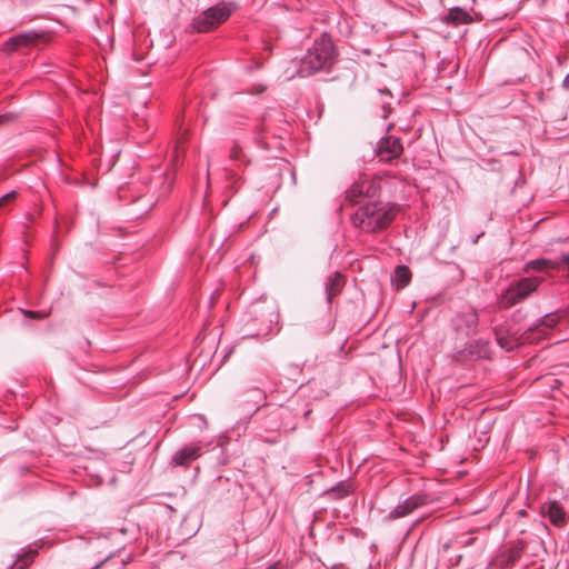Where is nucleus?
Returning a JSON list of instances; mask_svg holds the SVG:
<instances>
[{
  "label": "nucleus",
  "mask_w": 569,
  "mask_h": 569,
  "mask_svg": "<svg viewBox=\"0 0 569 569\" xmlns=\"http://www.w3.org/2000/svg\"><path fill=\"white\" fill-rule=\"evenodd\" d=\"M337 56L331 37L323 32L299 60L297 76L307 78L320 70H329Z\"/></svg>",
  "instance_id": "obj_1"
},
{
  "label": "nucleus",
  "mask_w": 569,
  "mask_h": 569,
  "mask_svg": "<svg viewBox=\"0 0 569 569\" xmlns=\"http://www.w3.org/2000/svg\"><path fill=\"white\" fill-rule=\"evenodd\" d=\"M396 217V206L380 201H367L351 216L352 224L363 232L386 229Z\"/></svg>",
  "instance_id": "obj_2"
},
{
  "label": "nucleus",
  "mask_w": 569,
  "mask_h": 569,
  "mask_svg": "<svg viewBox=\"0 0 569 569\" xmlns=\"http://www.w3.org/2000/svg\"><path fill=\"white\" fill-rule=\"evenodd\" d=\"M543 281L545 277L542 276L523 277L511 281L500 293V306L502 308H510L522 303L538 290Z\"/></svg>",
  "instance_id": "obj_3"
},
{
  "label": "nucleus",
  "mask_w": 569,
  "mask_h": 569,
  "mask_svg": "<svg viewBox=\"0 0 569 569\" xmlns=\"http://www.w3.org/2000/svg\"><path fill=\"white\" fill-rule=\"evenodd\" d=\"M232 11L233 7L231 3L220 2L194 17L192 28L197 32H209L227 21Z\"/></svg>",
  "instance_id": "obj_4"
},
{
  "label": "nucleus",
  "mask_w": 569,
  "mask_h": 569,
  "mask_svg": "<svg viewBox=\"0 0 569 569\" xmlns=\"http://www.w3.org/2000/svg\"><path fill=\"white\" fill-rule=\"evenodd\" d=\"M129 197L130 200L128 203L132 206V209L129 212L131 218H136L148 212L153 206L150 199L146 198L144 196L133 194L130 186H119L117 190L118 200L122 202L126 201Z\"/></svg>",
  "instance_id": "obj_5"
},
{
  "label": "nucleus",
  "mask_w": 569,
  "mask_h": 569,
  "mask_svg": "<svg viewBox=\"0 0 569 569\" xmlns=\"http://www.w3.org/2000/svg\"><path fill=\"white\" fill-rule=\"evenodd\" d=\"M378 188L368 180L356 181L347 190V199L356 204H363L367 201H371L377 194Z\"/></svg>",
  "instance_id": "obj_6"
},
{
  "label": "nucleus",
  "mask_w": 569,
  "mask_h": 569,
  "mask_svg": "<svg viewBox=\"0 0 569 569\" xmlns=\"http://www.w3.org/2000/svg\"><path fill=\"white\" fill-rule=\"evenodd\" d=\"M202 448L203 445L201 441L184 445L172 455L171 465L179 467L190 466L201 456Z\"/></svg>",
  "instance_id": "obj_7"
},
{
  "label": "nucleus",
  "mask_w": 569,
  "mask_h": 569,
  "mask_svg": "<svg viewBox=\"0 0 569 569\" xmlns=\"http://www.w3.org/2000/svg\"><path fill=\"white\" fill-rule=\"evenodd\" d=\"M376 151L381 160L389 161L399 158L403 152V147L399 138L385 136L380 138Z\"/></svg>",
  "instance_id": "obj_8"
},
{
  "label": "nucleus",
  "mask_w": 569,
  "mask_h": 569,
  "mask_svg": "<svg viewBox=\"0 0 569 569\" xmlns=\"http://www.w3.org/2000/svg\"><path fill=\"white\" fill-rule=\"evenodd\" d=\"M427 497L425 495H412L406 498L403 501L399 502L393 509H391L388 513L389 519H399L408 516L417 508L427 503Z\"/></svg>",
  "instance_id": "obj_9"
},
{
  "label": "nucleus",
  "mask_w": 569,
  "mask_h": 569,
  "mask_svg": "<svg viewBox=\"0 0 569 569\" xmlns=\"http://www.w3.org/2000/svg\"><path fill=\"white\" fill-rule=\"evenodd\" d=\"M479 318L473 309L460 312L455 320L456 329L466 336H470L477 331Z\"/></svg>",
  "instance_id": "obj_10"
},
{
  "label": "nucleus",
  "mask_w": 569,
  "mask_h": 569,
  "mask_svg": "<svg viewBox=\"0 0 569 569\" xmlns=\"http://www.w3.org/2000/svg\"><path fill=\"white\" fill-rule=\"evenodd\" d=\"M38 38L39 34L36 31H28L14 34L4 42L3 50L7 52H12L20 47L33 43Z\"/></svg>",
  "instance_id": "obj_11"
},
{
  "label": "nucleus",
  "mask_w": 569,
  "mask_h": 569,
  "mask_svg": "<svg viewBox=\"0 0 569 569\" xmlns=\"http://www.w3.org/2000/svg\"><path fill=\"white\" fill-rule=\"evenodd\" d=\"M343 284L345 280L340 272H335L327 278L325 293L328 306H331L333 298L341 292Z\"/></svg>",
  "instance_id": "obj_12"
},
{
  "label": "nucleus",
  "mask_w": 569,
  "mask_h": 569,
  "mask_svg": "<svg viewBox=\"0 0 569 569\" xmlns=\"http://www.w3.org/2000/svg\"><path fill=\"white\" fill-rule=\"evenodd\" d=\"M541 513L548 517L553 526H561L565 522V510L558 501H549L541 506Z\"/></svg>",
  "instance_id": "obj_13"
},
{
  "label": "nucleus",
  "mask_w": 569,
  "mask_h": 569,
  "mask_svg": "<svg viewBox=\"0 0 569 569\" xmlns=\"http://www.w3.org/2000/svg\"><path fill=\"white\" fill-rule=\"evenodd\" d=\"M37 555V549L30 547L22 548L20 552L17 553V559L8 566L7 569H27L34 561Z\"/></svg>",
  "instance_id": "obj_14"
},
{
  "label": "nucleus",
  "mask_w": 569,
  "mask_h": 569,
  "mask_svg": "<svg viewBox=\"0 0 569 569\" xmlns=\"http://www.w3.org/2000/svg\"><path fill=\"white\" fill-rule=\"evenodd\" d=\"M516 335L517 332L508 330L507 336H505L501 328L495 329L496 341L506 351H512L518 346L519 341Z\"/></svg>",
  "instance_id": "obj_15"
},
{
  "label": "nucleus",
  "mask_w": 569,
  "mask_h": 569,
  "mask_svg": "<svg viewBox=\"0 0 569 569\" xmlns=\"http://www.w3.org/2000/svg\"><path fill=\"white\" fill-rule=\"evenodd\" d=\"M558 267H559V263L557 261H553V260H550L547 258H539V259H533V260L526 262V264L523 267V271L525 272H529V271L541 272V271H545L548 269H557Z\"/></svg>",
  "instance_id": "obj_16"
},
{
  "label": "nucleus",
  "mask_w": 569,
  "mask_h": 569,
  "mask_svg": "<svg viewBox=\"0 0 569 569\" xmlns=\"http://www.w3.org/2000/svg\"><path fill=\"white\" fill-rule=\"evenodd\" d=\"M466 351L472 359L488 358L490 350L488 341L470 342L466 347Z\"/></svg>",
  "instance_id": "obj_17"
},
{
  "label": "nucleus",
  "mask_w": 569,
  "mask_h": 569,
  "mask_svg": "<svg viewBox=\"0 0 569 569\" xmlns=\"http://www.w3.org/2000/svg\"><path fill=\"white\" fill-rule=\"evenodd\" d=\"M411 279V271L405 264H399L395 269V273L392 276V281L395 282L397 289L405 288Z\"/></svg>",
  "instance_id": "obj_18"
},
{
  "label": "nucleus",
  "mask_w": 569,
  "mask_h": 569,
  "mask_svg": "<svg viewBox=\"0 0 569 569\" xmlns=\"http://www.w3.org/2000/svg\"><path fill=\"white\" fill-rule=\"evenodd\" d=\"M447 20L453 24H463L471 21V16L465 9L459 7L451 8L448 12Z\"/></svg>",
  "instance_id": "obj_19"
},
{
  "label": "nucleus",
  "mask_w": 569,
  "mask_h": 569,
  "mask_svg": "<svg viewBox=\"0 0 569 569\" xmlns=\"http://www.w3.org/2000/svg\"><path fill=\"white\" fill-rule=\"evenodd\" d=\"M229 158L238 167H240L241 164L247 166L250 163V159L243 152L241 146L238 142H234V144L232 146Z\"/></svg>",
  "instance_id": "obj_20"
},
{
  "label": "nucleus",
  "mask_w": 569,
  "mask_h": 569,
  "mask_svg": "<svg viewBox=\"0 0 569 569\" xmlns=\"http://www.w3.org/2000/svg\"><path fill=\"white\" fill-rule=\"evenodd\" d=\"M378 96L380 97V103H381V117L383 119H387L392 110L391 102L388 101L386 98H392L391 92L388 89H380L378 90Z\"/></svg>",
  "instance_id": "obj_21"
},
{
  "label": "nucleus",
  "mask_w": 569,
  "mask_h": 569,
  "mask_svg": "<svg viewBox=\"0 0 569 569\" xmlns=\"http://www.w3.org/2000/svg\"><path fill=\"white\" fill-rule=\"evenodd\" d=\"M559 320V316L555 313H547L545 317L540 320L538 325V330L541 333H546V330L553 328Z\"/></svg>",
  "instance_id": "obj_22"
},
{
  "label": "nucleus",
  "mask_w": 569,
  "mask_h": 569,
  "mask_svg": "<svg viewBox=\"0 0 569 569\" xmlns=\"http://www.w3.org/2000/svg\"><path fill=\"white\" fill-rule=\"evenodd\" d=\"M351 492V486L347 482H339L337 486L332 487L330 490H329V493L335 498V499H341V498H345L347 497L349 493Z\"/></svg>",
  "instance_id": "obj_23"
},
{
  "label": "nucleus",
  "mask_w": 569,
  "mask_h": 569,
  "mask_svg": "<svg viewBox=\"0 0 569 569\" xmlns=\"http://www.w3.org/2000/svg\"><path fill=\"white\" fill-rule=\"evenodd\" d=\"M252 397H253V401H254V405H259L260 402H262L264 400V393L262 392L261 389L259 388H254L252 389ZM258 410V407L254 409V411Z\"/></svg>",
  "instance_id": "obj_24"
},
{
  "label": "nucleus",
  "mask_w": 569,
  "mask_h": 569,
  "mask_svg": "<svg viewBox=\"0 0 569 569\" xmlns=\"http://www.w3.org/2000/svg\"><path fill=\"white\" fill-rule=\"evenodd\" d=\"M17 194H18V193H17V191H11V192H9V193H7V194L2 196V197L0 198V208H2L3 206H6L8 202H10V201L14 200V199H16V197H17Z\"/></svg>",
  "instance_id": "obj_25"
},
{
  "label": "nucleus",
  "mask_w": 569,
  "mask_h": 569,
  "mask_svg": "<svg viewBox=\"0 0 569 569\" xmlns=\"http://www.w3.org/2000/svg\"><path fill=\"white\" fill-rule=\"evenodd\" d=\"M113 108L116 110H109V116H112V119L113 120H117V119H122L123 118V113H122V109L119 104H114Z\"/></svg>",
  "instance_id": "obj_26"
},
{
  "label": "nucleus",
  "mask_w": 569,
  "mask_h": 569,
  "mask_svg": "<svg viewBox=\"0 0 569 569\" xmlns=\"http://www.w3.org/2000/svg\"><path fill=\"white\" fill-rule=\"evenodd\" d=\"M24 315L29 318H34V319H40V318H44L47 315L43 313V312H38V311H32V310H27L24 311Z\"/></svg>",
  "instance_id": "obj_27"
},
{
  "label": "nucleus",
  "mask_w": 569,
  "mask_h": 569,
  "mask_svg": "<svg viewBox=\"0 0 569 569\" xmlns=\"http://www.w3.org/2000/svg\"><path fill=\"white\" fill-rule=\"evenodd\" d=\"M227 174H228V179H229L232 183H237V181L240 179V178L238 177V174H237L233 170H228Z\"/></svg>",
  "instance_id": "obj_28"
},
{
  "label": "nucleus",
  "mask_w": 569,
  "mask_h": 569,
  "mask_svg": "<svg viewBox=\"0 0 569 569\" xmlns=\"http://www.w3.org/2000/svg\"><path fill=\"white\" fill-rule=\"evenodd\" d=\"M11 119H12V116H11V114H8V113H6V114H1V116H0V126H2V124H4V123L9 122Z\"/></svg>",
  "instance_id": "obj_29"
},
{
  "label": "nucleus",
  "mask_w": 569,
  "mask_h": 569,
  "mask_svg": "<svg viewBox=\"0 0 569 569\" xmlns=\"http://www.w3.org/2000/svg\"><path fill=\"white\" fill-rule=\"evenodd\" d=\"M256 143H257L259 147H261V148H263V149H267V142H266L262 138L257 137V138H256Z\"/></svg>",
  "instance_id": "obj_30"
},
{
  "label": "nucleus",
  "mask_w": 569,
  "mask_h": 569,
  "mask_svg": "<svg viewBox=\"0 0 569 569\" xmlns=\"http://www.w3.org/2000/svg\"><path fill=\"white\" fill-rule=\"evenodd\" d=\"M560 261H561L563 264H566V266H568V267H569V253H563V254H561V257H560Z\"/></svg>",
  "instance_id": "obj_31"
},
{
  "label": "nucleus",
  "mask_w": 569,
  "mask_h": 569,
  "mask_svg": "<svg viewBox=\"0 0 569 569\" xmlns=\"http://www.w3.org/2000/svg\"><path fill=\"white\" fill-rule=\"evenodd\" d=\"M562 86L565 89L569 90V73L565 77Z\"/></svg>",
  "instance_id": "obj_32"
},
{
  "label": "nucleus",
  "mask_w": 569,
  "mask_h": 569,
  "mask_svg": "<svg viewBox=\"0 0 569 569\" xmlns=\"http://www.w3.org/2000/svg\"><path fill=\"white\" fill-rule=\"evenodd\" d=\"M109 153L113 156H119L121 153V150L119 148H112V149H109Z\"/></svg>",
  "instance_id": "obj_33"
},
{
  "label": "nucleus",
  "mask_w": 569,
  "mask_h": 569,
  "mask_svg": "<svg viewBox=\"0 0 569 569\" xmlns=\"http://www.w3.org/2000/svg\"><path fill=\"white\" fill-rule=\"evenodd\" d=\"M107 561V558L101 560L99 563H97L94 567H92L91 569H98L100 567H102L104 565V562Z\"/></svg>",
  "instance_id": "obj_34"
},
{
  "label": "nucleus",
  "mask_w": 569,
  "mask_h": 569,
  "mask_svg": "<svg viewBox=\"0 0 569 569\" xmlns=\"http://www.w3.org/2000/svg\"><path fill=\"white\" fill-rule=\"evenodd\" d=\"M480 236H481V234H478V236H476V237L472 239V243H473V244H476V243L478 242V239H479V237H480Z\"/></svg>",
  "instance_id": "obj_35"
},
{
  "label": "nucleus",
  "mask_w": 569,
  "mask_h": 569,
  "mask_svg": "<svg viewBox=\"0 0 569 569\" xmlns=\"http://www.w3.org/2000/svg\"><path fill=\"white\" fill-rule=\"evenodd\" d=\"M266 569H278V568H277V563H273V565H271V566L267 567Z\"/></svg>",
  "instance_id": "obj_36"
},
{
  "label": "nucleus",
  "mask_w": 569,
  "mask_h": 569,
  "mask_svg": "<svg viewBox=\"0 0 569 569\" xmlns=\"http://www.w3.org/2000/svg\"><path fill=\"white\" fill-rule=\"evenodd\" d=\"M108 42H109V47H110L113 42V39L111 37H109Z\"/></svg>",
  "instance_id": "obj_37"
},
{
  "label": "nucleus",
  "mask_w": 569,
  "mask_h": 569,
  "mask_svg": "<svg viewBox=\"0 0 569 569\" xmlns=\"http://www.w3.org/2000/svg\"><path fill=\"white\" fill-rule=\"evenodd\" d=\"M108 273H109V279H110V278H111V276H112V270H111L110 268H109V270H108Z\"/></svg>",
  "instance_id": "obj_38"
},
{
  "label": "nucleus",
  "mask_w": 569,
  "mask_h": 569,
  "mask_svg": "<svg viewBox=\"0 0 569 569\" xmlns=\"http://www.w3.org/2000/svg\"><path fill=\"white\" fill-rule=\"evenodd\" d=\"M448 548H449V543L447 542L443 545V549L447 550Z\"/></svg>",
  "instance_id": "obj_39"
},
{
  "label": "nucleus",
  "mask_w": 569,
  "mask_h": 569,
  "mask_svg": "<svg viewBox=\"0 0 569 569\" xmlns=\"http://www.w3.org/2000/svg\"><path fill=\"white\" fill-rule=\"evenodd\" d=\"M113 556L109 553L108 559L111 560Z\"/></svg>",
  "instance_id": "obj_40"
},
{
  "label": "nucleus",
  "mask_w": 569,
  "mask_h": 569,
  "mask_svg": "<svg viewBox=\"0 0 569 569\" xmlns=\"http://www.w3.org/2000/svg\"><path fill=\"white\" fill-rule=\"evenodd\" d=\"M111 2V0H109V3Z\"/></svg>",
  "instance_id": "obj_41"
}]
</instances>
